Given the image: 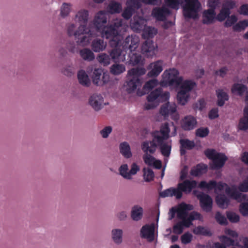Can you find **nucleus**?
<instances>
[{"label":"nucleus","instance_id":"1","mask_svg":"<svg viewBox=\"0 0 248 248\" xmlns=\"http://www.w3.org/2000/svg\"><path fill=\"white\" fill-rule=\"evenodd\" d=\"M93 25L101 36L110 39L109 44L111 47L118 46L122 43L123 37L121 31L123 27V21L121 18H116L105 26L107 22V17L104 11H100L95 16Z\"/></svg>","mask_w":248,"mask_h":248},{"label":"nucleus","instance_id":"2","mask_svg":"<svg viewBox=\"0 0 248 248\" xmlns=\"http://www.w3.org/2000/svg\"><path fill=\"white\" fill-rule=\"evenodd\" d=\"M179 73L176 69H170L169 70H166L162 76L164 80L170 86H180V91H183L184 93H189L194 86L196 83L191 80H185L183 83V78L178 77Z\"/></svg>","mask_w":248,"mask_h":248},{"label":"nucleus","instance_id":"3","mask_svg":"<svg viewBox=\"0 0 248 248\" xmlns=\"http://www.w3.org/2000/svg\"><path fill=\"white\" fill-rule=\"evenodd\" d=\"M197 185V182L195 180H186L179 183L177 188L171 187L161 192L159 196L162 198L175 196L177 199H180L182 197L183 192L190 193Z\"/></svg>","mask_w":248,"mask_h":248},{"label":"nucleus","instance_id":"4","mask_svg":"<svg viewBox=\"0 0 248 248\" xmlns=\"http://www.w3.org/2000/svg\"><path fill=\"white\" fill-rule=\"evenodd\" d=\"M139 38L136 35L128 36L123 43V48L124 49H129L130 53L128 55V61L126 63L132 65L142 64L143 62L140 54L135 52L138 46Z\"/></svg>","mask_w":248,"mask_h":248},{"label":"nucleus","instance_id":"5","mask_svg":"<svg viewBox=\"0 0 248 248\" xmlns=\"http://www.w3.org/2000/svg\"><path fill=\"white\" fill-rule=\"evenodd\" d=\"M169 97V92H166L163 93L162 88H158L151 92L147 96L148 103L145 104L144 108L146 110L154 108L157 107L160 102L168 100Z\"/></svg>","mask_w":248,"mask_h":248},{"label":"nucleus","instance_id":"6","mask_svg":"<svg viewBox=\"0 0 248 248\" xmlns=\"http://www.w3.org/2000/svg\"><path fill=\"white\" fill-rule=\"evenodd\" d=\"M201 7V3L198 0H185V3L183 6L184 16L186 18L197 19Z\"/></svg>","mask_w":248,"mask_h":248},{"label":"nucleus","instance_id":"7","mask_svg":"<svg viewBox=\"0 0 248 248\" xmlns=\"http://www.w3.org/2000/svg\"><path fill=\"white\" fill-rule=\"evenodd\" d=\"M225 186L226 187L225 192L232 199L238 202H241L247 200L248 196L246 194L238 192L234 186L230 187L228 186L227 184L222 182H217L215 190L221 191L224 189Z\"/></svg>","mask_w":248,"mask_h":248},{"label":"nucleus","instance_id":"8","mask_svg":"<svg viewBox=\"0 0 248 248\" xmlns=\"http://www.w3.org/2000/svg\"><path fill=\"white\" fill-rule=\"evenodd\" d=\"M194 209L192 205L185 202L180 203L177 209V217L180 221L184 227L188 228L192 225V221L188 216V212Z\"/></svg>","mask_w":248,"mask_h":248},{"label":"nucleus","instance_id":"9","mask_svg":"<svg viewBox=\"0 0 248 248\" xmlns=\"http://www.w3.org/2000/svg\"><path fill=\"white\" fill-rule=\"evenodd\" d=\"M92 78L94 84L102 86L108 81L109 77L108 74L103 72L102 68H97L93 70Z\"/></svg>","mask_w":248,"mask_h":248},{"label":"nucleus","instance_id":"10","mask_svg":"<svg viewBox=\"0 0 248 248\" xmlns=\"http://www.w3.org/2000/svg\"><path fill=\"white\" fill-rule=\"evenodd\" d=\"M121 44L118 46L114 47L109 52V55L111 60L115 63L124 62L125 61L126 50L123 49V50L120 48Z\"/></svg>","mask_w":248,"mask_h":248},{"label":"nucleus","instance_id":"11","mask_svg":"<svg viewBox=\"0 0 248 248\" xmlns=\"http://www.w3.org/2000/svg\"><path fill=\"white\" fill-rule=\"evenodd\" d=\"M197 198L200 201L202 209L206 212H211L213 205V200L211 197L208 194L201 193L197 195Z\"/></svg>","mask_w":248,"mask_h":248},{"label":"nucleus","instance_id":"12","mask_svg":"<svg viewBox=\"0 0 248 248\" xmlns=\"http://www.w3.org/2000/svg\"><path fill=\"white\" fill-rule=\"evenodd\" d=\"M170 132L169 124L165 123L161 125L159 131H155L153 133V136L161 142L162 140H166L168 139Z\"/></svg>","mask_w":248,"mask_h":248},{"label":"nucleus","instance_id":"13","mask_svg":"<svg viewBox=\"0 0 248 248\" xmlns=\"http://www.w3.org/2000/svg\"><path fill=\"white\" fill-rule=\"evenodd\" d=\"M141 85V82L138 77H129L127 78L124 86L128 93L134 92L138 87Z\"/></svg>","mask_w":248,"mask_h":248},{"label":"nucleus","instance_id":"14","mask_svg":"<svg viewBox=\"0 0 248 248\" xmlns=\"http://www.w3.org/2000/svg\"><path fill=\"white\" fill-rule=\"evenodd\" d=\"M155 47L154 42L150 39H147L141 46V52L143 55L149 57L155 54Z\"/></svg>","mask_w":248,"mask_h":248},{"label":"nucleus","instance_id":"15","mask_svg":"<svg viewBox=\"0 0 248 248\" xmlns=\"http://www.w3.org/2000/svg\"><path fill=\"white\" fill-rule=\"evenodd\" d=\"M197 124L196 118L191 116H185L181 121V127L185 131H190L195 128Z\"/></svg>","mask_w":248,"mask_h":248},{"label":"nucleus","instance_id":"16","mask_svg":"<svg viewBox=\"0 0 248 248\" xmlns=\"http://www.w3.org/2000/svg\"><path fill=\"white\" fill-rule=\"evenodd\" d=\"M146 21L142 17L134 16L133 20L130 21L131 29L136 32H140L145 28Z\"/></svg>","mask_w":248,"mask_h":248},{"label":"nucleus","instance_id":"17","mask_svg":"<svg viewBox=\"0 0 248 248\" xmlns=\"http://www.w3.org/2000/svg\"><path fill=\"white\" fill-rule=\"evenodd\" d=\"M93 31L89 30L86 27V31L83 33V34H80L79 37L75 38L76 39H78L77 42L79 45L84 46L87 45L91 41V38L94 34ZM80 33V32H79Z\"/></svg>","mask_w":248,"mask_h":248},{"label":"nucleus","instance_id":"18","mask_svg":"<svg viewBox=\"0 0 248 248\" xmlns=\"http://www.w3.org/2000/svg\"><path fill=\"white\" fill-rule=\"evenodd\" d=\"M104 99L101 94H93L89 99V104L96 111L99 110L103 107Z\"/></svg>","mask_w":248,"mask_h":248},{"label":"nucleus","instance_id":"19","mask_svg":"<svg viewBox=\"0 0 248 248\" xmlns=\"http://www.w3.org/2000/svg\"><path fill=\"white\" fill-rule=\"evenodd\" d=\"M170 13V10L165 7H155L153 9L152 14L158 21H164L166 16Z\"/></svg>","mask_w":248,"mask_h":248},{"label":"nucleus","instance_id":"20","mask_svg":"<svg viewBox=\"0 0 248 248\" xmlns=\"http://www.w3.org/2000/svg\"><path fill=\"white\" fill-rule=\"evenodd\" d=\"M155 228V225L154 224L145 225L141 228L140 230L141 237L148 239L150 241H153L154 239Z\"/></svg>","mask_w":248,"mask_h":248},{"label":"nucleus","instance_id":"21","mask_svg":"<svg viewBox=\"0 0 248 248\" xmlns=\"http://www.w3.org/2000/svg\"><path fill=\"white\" fill-rule=\"evenodd\" d=\"M149 67L152 68V69L148 73V76L151 78L156 77L163 70L162 61H157L154 63H151L149 65Z\"/></svg>","mask_w":248,"mask_h":248},{"label":"nucleus","instance_id":"22","mask_svg":"<svg viewBox=\"0 0 248 248\" xmlns=\"http://www.w3.org/2000/svg\"><path fill=\"white\" fill-rule=\"evenodd\" d=\"M176 111V105L174 103L169 102L163 105L160 109V113L165 117L171 114Z\"/></svg>","mask_w":248,"mask_h":248},{"label":"nucleus","instance_id":"23","mask_svg":"<svg viewBox=\"0 0 248 248\" xmlns=\"http://www.w3.org/2000/svg\"><path fill=\"white\" fill-rule=\"evenodd\" d=\"M165 140H162L160 142L158 140H156L158 145L160 147V151L163 155L166 157H168L170 154L171 149V143L170 141H165Z\"/></svg>","mask_w":248,"mask_h":248},{"label":"nucleus","instance_id":"24","mask_svg":"<svg viewBox=\"0 0 248 248\" xmlns=\"http://www.w3.org/2000/svg\"><path fill=\"white\" fill-rule=\"evenodd\" d=\"M216 15L213 9H208L203 12L202 23L205 24H210L214 22Z\"/></svg>","mask_w":248,"mask_h":248},{"label":"nucleus","instance_id":"25","mask_svg":"<svg viewBox=\"0 0 248 248\" xmlns=\"http://www.w3.org/2000/svg\"><path fill=\"white\" fill-rule=\"evenodd\" d=\"M156 139H155L154 137V139L153 140L148 141H144L141 144V149L143 151L147 153L149 152L150 154H154L156 150V148L157 147V144L156 143Z\"/></svg>","mask_w":248,"mask_h":248},{"label":"nucleus","instance_id":"26","mask_svg":"<svg viewBox=\"0 0 248 248\" xmlns=\"http://www.w3.org/2000/svg\"><path fill=\"white\" fill-rule=\"evenodd\" d=\"M227 160V157L225 155L221 153L217 154L215 158L212 160L213 164V168L216 169L222 168Z\"/></svg>","mask_w":248,"mask_h":248},{"label":"nucleus","instance_id":"27","mask_svg":"<svg viewBox=\"0 0 248 248\" xmlns=\"http://www.w3.org/2000/svg\"><path fill=\"white\" fill-rule=\"evenodd\" d=\"M75 26L74 24H71L69 25L67 28V33L69 36L74 35L75 38H77L79 37L80 32V34H83V33L86 31V26L85 25H80L78 28V29L75 31Z\"/></svg>","mask_w":248,"mask_h":248},{"label":"nucleus","instance_id":"28","mask_svg":"<svg viewBox=\"0 0 248 248\" xmlns=\"http://www.w3.org/2000/svg\"><path fill=\"white\" fill-rule=\"evenodd\" d=\"M107 46V43L103 39H95L92 41L91 46L93 50L95 52L103 51Z\"/></svg>","mask_w":248,"mask_h":248},{"label":"nucleus","instance_id":"29","mask_svg":"<svg viewBox=\"0 0 248 248\" xmlns=\"http://www.w3.org/2000/svg\"><path fill=\"white\" fill-rule=\"evenodd\" d=\"M217 100V104L219 107H222L226 101H228L229 96L227 93L225 92L222 89H217L216 91Z\"/></svg>","mask_w":248,"mask_h":248},{"label":"nucleus","instance_id":"30","mask_svg":"<svg viewBox=\"0 0 248 248\" xmlns=\"http://www.w3.org/2000/svg\"><path fill=\"white\" fill-rule=\"evenodd\" d=\"M207 169V166L205 165L199 164L191 169L190 174L193 176H199L205 173Z\"/></svg>","mask_w":248,"mask_h":248},{"label":"nucleus","instance_id":"31","mask_svg":"<svg viewBox=\"0 0 248 248\" xmlns=\"http://www.w3.org/2000/svg\"><path fill=\"white\" fill-rule=\"evenodd\" d=\"M121 154L126 158H129L132 157V154L131 152L130 147L129 144L124 141L120 143L119 146Z\"/></svg>","mask_w":248,"mask_h":248},{"label":"nucleus","instance_id":"32","mask_svg":"<svg viewBox=\"0 0 248 248\" xmlns=\"http://www.w3.org/2000/svg\"><path fill=\"white\" fill-rule=\"evenodd\" d=\"M131 216L133 220H140L143 216V208L139 205L134 206L132 208Z\"/></svg>","mask_w":248,"mask_h":248},{"label":"nucleus","instance_id":"33","mask_svg":"<svg viewBox=\"0 0 248 248\" xmlns=\"http://www.w3.org/2000/svg\"><path fill=\"white\" fill-rule=\"evenodd\" d=\"M78 78L79 83L84 86L89 87L90 85V80L85 71L81 70L78 73Z\"/></svg>","mask_w":248,"mask_h":248},{"label":"nucleus","instance_id":"34","mask_svg":"<svg viewBox=\"0 0 248 248\" xmlns=\"http://www.w3.org/2000/svg\"><path fill=\"white\" fill-rule=\"evenodd\" d=\"M216 202L219 207L227 208L230 203L229 199L224 194H220L217 196Z\"/></svg>","mask_w":248,"mask_h":248},{"label":"nucleus","instance_id":"35","mask_svg":"<svg viewBox=\"0 0 248 248\" xmlns=\"http://www.w3.org/2000/svg\"><path fill=\"white\" fill-rule=\"evenodd\" d=\"M247 90V87L245 85L239 83H234L232 87L231 91L232 93L242 96L244 95Z\"/></svg>","mask_w":248,"mask_h":248},{"label":"nucleus","instance_id":"36","mask_svg":"<svg viewBox=\"0 0 248 248\" xmlns=\"http://www.w3.org/2000/svg\"><path fill=\"white\" fill-rule=\"evenodd\" d=\"M238 126L240 130H246L248 129V107L245 108L244 117L240 119Z\"/></svg>","mask_w":248,"mask_h":248},{"label":"nucleus","instance_id":"37","mask_svg":"<svg viewBox=\"0 0 248 248\" xmlns=\"http://www.w3.org/2000/svg\"><path fill=\"white\" fill-rule=\"evenodd\" d=\"M80 57L85 61L91 62L94 60V55L89 48H83L79 51Z\"/></svg>","mask_w":248,"mask_h":248},{"label":"nucleus","instance_id":"38","mask_svg":"<svg viewBox=\"0 0 248 248\" xmlns=\"http://www.w3.org/2000/svg\"><path fill=\"white\" fill-rule=\"evenodd\" d=\"M122 7L121 3L115 1L110 2L107 9V12L113 14L120 13L122 11Z\"/></svg>","mask_w":248,"mask_h":248},{"label":"nucleus","instance_id":"39","mask_svg":"<svg viewBox=\"0 0 248 248\" xmlns=\"http://www.w3.org/2000/svg\"><path fill=\"white\" fill-rule=\"evenodd\" d=\"M89 16L88 11L86 10H81L78 12L76 15V18L78 21L83 24L80 25H85L86 26Z\"/></svg>","mask_w":248,"mask_h":248},{"label":"nucleus","instance_id":"40","mask_svg":"<svg viewBox=\"0 0 248 248\" xmlns=\"http://www.w3.org/2000/svg\"><path fill=\"white\" fill-rule=\"evenodd\" d=\"M125 71V66L122 64H114L111 66L110 71L114 75H119Z\"/></svg>","mask_w":248,"mask_h":248},{"label":"nucleus","instance_id":"41","mask_svg":"<svg viewBox=\"0 0 248 248\" xmlns=\"http://www.w3.org/2000/svg\"><path fill=\"white\" fill-rule=\"evenodd\" d=\"M146 70L144 68H133L128 71V75L129 77H138L144 75Z\"/></svg>","mask_w":248,"mask_h":248},{"label":"nucleus","instance_id":"42","mask_svg":"<svg viewBox=\"0 0 248 248\" xmlns=\"http://www.w3.org/2000/svg\"><path fill=\"white\" fill-rule=\"evenodd\" d=\"M193 232L196 235H202L204 236L212 235V233L209 229L201 226H198L195 227L193 230Z\"/></svg>","mask_w":248,"mask_h":248},{"label":"nucleus","instance_id":"43","mask_svg":"<svg viewBox=\"0 0 248 248\" xmlns=\"http://www.w3.org/2000/svg\"><path fill=\"white\" fill-rule=\"evenodd\" d=\"M216 185L217 182L214 180L210 181L209 183H207L205 181H202L200 183L199 187L202 189H206L208 190H210L213 189H215Z\"/></svg>","mask_w":248,"mask_h":248},{"label":"nucleus","instance_id":"44","mask_svg":"<svg viewBox=\"0 0 248 248\" xmlns=\"http://www.w3.org/2000/svg\"><path fill=\"white\" fill-rule=\"evenodd\" d=\"M157 33V31L155 28L152 27H147L143 30L142 36L145 38L150 39L154 37Z\"/></svg>","mask_w":248,"mask_h":248},{"label":"nucleus","instance_id":"45","mask_svg":"<svg viewBox=\"0 0 248 248\" xmlns=\"http://www.w3.org/2000/svg\"><path fill=\"white\" fill-rule=\"evenodd\" d=\"M189 96V93H184L183 91H179L177 94L178 103L182 105H185L187 102Z\"/></svg>","mask_w":248,"mask_h":248},{"label":"nucleus","instance_id":"46","mask_svg":"<svg viewBox=\"0 0 248 248\" xmlns=\"http://www.w3.org/2000/svg\"><path fill=\"white\" fill-rule=\"evenodd\" d=\"M179 143L182 148H185L188 150L192 149L195 146L194 141L190 140L187 139L180 140Z\"/></svg>","mask_w":248,"mask_h":248},{"label":"nucleus","instance_id":"47","mask_svg":"<svg viewBox=\"0 0 248 248\" xmlns=\"http://www.w3.org/2000/svg\"><path fill=\"white\" fill-rule=\"evenodd\" d=\"M230 14V11L228 8L222 6L219 13L217 16V19L219 21H223L229 16Z\"/></svg>","mask_w":248,"mask_h":248},{"label":"nucleus","instance_id":"48","mask_svg":"<svg viewBox=\"0 0 248 248\" xmlns=\"http://www.w3.org/2000/svg\"><path fill=\"white\" fill-rule=\"evenodd\" d=\"M248 26V20H243L239 21L232 27L233 31L239 32L244 30Z\"/></svg>","mask_w":248,"mask_h":248},{"label":"nucleus","instance_id":"49","mask_svg":"<svg viewBox=\"0 0 248 248\" xmlns=\"http://www.w3.org/2000/svg\"><path fill=\"white\" fill-rule=\"evenodd\" d=\"M122 230L115 229L112 231V238L113 241L117 244H120L122 241Z\"/></svg>","mask_w":248,"mask_h":248},{"label":"nucleus","instance_id":"50","mask_svg":"<svg viewBox=\"0 0 248 248\" xmlns=\"http://www.w3.org/2000/svg\"><path fill=\"white\" fill-rule=\"evenodd\" d=\"M110 56L106 53L100 54L97 57L98 61L104 66L109 64L110 62Z\"/></svg>","mask_w":248,"mask_h":248},{"label":"nucleus","instance_id":"51","mask_svg":"<svg viewBox=\"0 0 248 248\" xmlns=\"http://www.w3.org/2000/svg\"><path fill=\"white\" fill-rule=\"evenodd\" d=\"M144 178L146 182L152 181L154 177V173L153 170L150 168H144L143 169Z\"/></svg>","mask_w":248,"mask_h":248},{"label":"nucleus","instance_id":"52","mask_svg":"<svg viewBox=\"0 0 248 248\" xmlns=\"http://www.w3.org/2000/svg\"><path fill=\"white\" fill-rule=\"evenodd\" d=\"M219 239L226 248L227 247L233 246L235 245V241L232 238H230L225 235H222L219 237Z\"/></svg>","mask_w":248,"mask_h":248},{"label":"nucleus","instance_id":"53","mask_svg":"<svg viewBox=\"0 0 248 248\" xmlns=\"http://www.w3.org/2000/svg\"><path fill=\"white\" fill-rule=\"evenodd\" d=\"M71 10V5L67 3H63L61 9V16L65 17L68 15Z\"/></svg>","mask_w":248,"mask_h":248},{"label":"nucleus","instance_id":"54","mask_svg":"<svg viewBox=\"0 0 248 248\" xmlns=\"http://www.w3.org/2000/svg\"><path fill=\"white\" fill-rule=\"evenodd\" d=\"M226 216L228 219L232 223H237L240 220L239 216L232 212H227Z\"/></svg>","mask_w":248,"mask_h":248},{"label":"nucleus","instance_id":"55","mask_svg":"<svg viewBox=\"0 0 248 248\" xmlns=\"http://www.w3.org/2000/svg\"><path fill=\"white\" fill-rule=\"evenodd\" d=\"M119 170L121 175L124 178L128 179H130V174L129 173V171L127 172L128 166L127 164H124L122 165L120 168Z\"/></svg>","mask_w":248,"mask_h":248},{"label":"nucleus","instance_id":"56","mask_svg":"<svg viewBox=\"0 0 248 248\" xmlns=\"http://www.w3.org/2000/svg\"><path fill=\"white\" fill-rule=\"evenodd\" d=\"M238 189L241 192H248V176L239 184Z\"/></svg>","mask_w":248,"mask_h":248},{"label":"nucleus","instance_id":"57","mask_svg":"<svg viewBox=\"0 0 248 248\" xmlns=\"http://www.w3.org/2000/svg\"><path fill=\"white\" fill-rule=\"evenodd\" d=\"M209 133V130L207 127H201L198 128L196 131V135L197 137L204 138L206 137Z\"/></svg>","mask_w":248,"mask_h":248},{"label":"nucleus","instance_id":"58","mask_svg":"<svg viewBox=\"0 0 248 248\" xmlns=\"http://www.w3.org/2000/svg\"><path fill=\"white\" fill-rule=\"evenodd\" d=\"M216 221L220 225H227V220L224 216L222 215L219 212H217L215 215Z\"/></svg>","mask_w":248,"mask_h":248},{"label":"nucleus","instance_id":"59","mask_svg":"<svg viewBox=\"0 0 248 248\" xmlns=\"http://www.w3.org/2000/svg\"><path fill=\"white\" fill-rule=\"evenodd\" d=\"M184 228V227L181 222L179 221L173 225V232L175 234H180L183 233Z\"/></svg>","mask_w":248,"mask_h":248},{"label":"nucleus","instance_id":"60","mask_svg":"<svg viewBox=\"0 0 248 248\" xmlns=\"http://www.w3.org/2000/svg\"><path fill=\"white\" fill-rule=\"evenodd\" d=\"M237 21V17L235 15H232L229 16L225 22L224 23V26L226 28L231 27L233 24L236 23Z\"/></svg>","mask_w":248,"mask_h":248},{"label":"nucleus","instance_id":"61","mask_svg":"<svg viewBox=\"0 0 248 248\" xmlns=\"http://www.w3.org/2000/svg\"><path fill=\"white\" fill-rule=\"evenodd\" d=\"M158 84V81L155 79H153L147 81L144 85L143 89L144 90H150L155 87Z\"/></svg>","mask_w":248,"mask_h":248},{"label":"nucleus","instance_id":"62","mask_svg":"<svg viewBox=\"0 0 248 248\" xmlns=\"http://www.w3.org/2000/svg\"><path fill=\"white\" fill-rule=\"evenodd\" d=\"M133 11L134 9L132 7H130L128 6V7L124 10L122 16L124 19L128 20L131 17Z\"/></svg>","mask_w":248,"mask_h":248},{"label":"nucleus","instance_id":"63","mask_svg":"<svg viewBox=\"0 0 248 248\" xmlns=\"http://www.w3.org/2000/svg\"><path fill=\"white\" fill-rule=\"evenodd\" d=\"M127 4L130 7L139 9L141 7V2L140 0H127Z\"/></svg>","mask_w":248,"mask_h":248},{"label":"nucleus","instance_id":"64","mask_svg":"<svg viewBox=\"0 0 248 248\" xmlns=\"http://www.w3.org/2000/svg\"><path fill=\"white\" fill-rule=\"evenodd\" d=\"M239 211L243 216H248V203H242L239 206Z\"/></svg>","mask_w":248,"mask_h":248}]
</instances>
